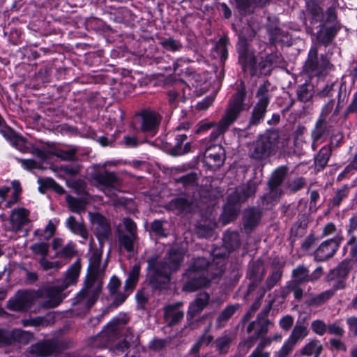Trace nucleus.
<instances>
[{
    "instance_id": "57",
    "label": "nucleus",
    "mask_w": 357,
    "mask_h": 357,
    "mask_svg": "<svg viewBox=\"0 0 357 357\" xmlns=\"http://www.w3.org/2000/svg\"><path fill=\"white\" fill-rule=\"evenodd\" d=\"M310 11L312 15L313 20L321 21L322 20L323 10L320 7L314 6L312 8H310Z\"/></svg>"
},
{
    "instance_id": "43",
    "label": "nucleus",
    "mask_w": 357,
    "mask_h": 357,
    "mask_svg": "<svg viewBox=\"0 0 357 357\" xmlns=\"http://www.w3.org/2000/svg\"><path fill=\"white\" fill-rule=\"evenodd\" d=\"M334 236V237L342 236L340 230L337 229L335 225L332 222L327 224L323 229V236Z\"/></svg>"
},
{
    "instance_id": "22",
    "label": "nucleus",
    "mask_w": 357,
    "mask_h": 357,
    "mask_svg": "<svg viewBox=\"0 0 357 357\" xmlns=\"http://www.w3.org/2000/svg\"><path fill=\"white\" fill-rule=\"evenodd\" d=\"M237 49L239 53V60L242 63L243 68H246L247 65L249 64L250 66H253L255 63L254 59L250 56L248 59L249 61H247L246 54H247V40L243 36H240L239 40L237 44Z\"/></svg>"
},
{
    "instance_id": "6",
    "label": "nucleus",
    "mask_w": 357,
    "mask_h": 357,
    "mask_svg": "<svg viewBox=\"0 0 357 357\" xmlns=\"http://www.w3.org/2000/svg\"><path fill=\"white\" fill-rule=\"evenodd\" d=\"M102 286V281L98 276L88 275L84 288L75 298V305L82 307L83 311L89 310L97 301Z\"/></svg>"
},
{
    "instance_id": "3",
    "label": "nucleus",
    "mask_w": 357,
    "mask_h": 357,
    "mask_svg": "<svg viewBox=\"0 0 357 357\" xmlns=\"http://www.w3.org/2000/svg\"><path fill=\"white\" fill-rule=\"evenodd\" d=\"M213 263L210 264L205 258L197 259L190 268L189 276L192 278L184 287V289L189 291H195L200 287H206L215 277L220 275L222 269L220 267L213 275L208 278V272L212 271Z\"/></svg>"
},
{
    "instance_id": "36",
    "label": "nucleus",
    "mask_w": 357,
    "mask_h": 357,
    "mask_svg": "<svg viewBox=\"0 0 357 357\" xmlns=\"http://www.w3.org/2000/svg\"><path fill=\"white\" fill-rule=\"evenodd\" d=\"M293 278L296 282L308 281V271L303 266H299L293 271Z\"/></svg>"
},
{
    "instance_id": "40",
    "label": "nucleus",
    "mask_w": 357,
    "mask_h": 357,
    "mask_svg": "<svg viewBox=\"0 0 357 357\" xmlns=\"http://www.w3.org/2000/svg\"><path fill=\"white\" fill-rule=\"evenodd\" d=\"M48 248V244L43 242L36 243L31 246V250L33 253L41 255L43 257L47 255Z\"/></svg>"
},
{
    "instance_id": "53",
    "label": "nucleus",
    "mask_w": 357,
    "mask_h": 357,
    "mask_svg": "<svg viewBox=\"0 0 357 357\" xmlns=\"http://www.w3.org/2000/svg\"><path fill=\"white\" fill-rule=\"evenodd\" d=\"M61 172H63L66 175L73 176L79 173V168L77 165H66L61 166L60 167Z\"/></svg>"
},
{
    "instance_id": "7",
    "label": "nucleus",
    "mask_w": 357,
    "mask_h": 357,
    "mask_svg": "<svg viewBox=\"0 0 357 357\" xmlns=\"http://www.w3.org/2000/svg\"><path fill=\"white\" fill-rule=\"evenodd\" d=\"M43 292L44 289L37 292L18 291L13 298L9 299L7 307L14 311H25L39 298H43V304L47 307L45 305L47 296Z\"/></svg>"
},
{
    "instance_id": "45",
    "label": "nucleus",
    "mask_w": 357,
    "mask_h": 357,
    "mask_svg": "<svg viewBox=\"0 0 357 357\" xmlns=\"http://www.w3.org/2000/svg\"><path fill=\"white\" fill-rule=\"evenodd\" d=\"M12 186L13 188V199L11 201L8 202L6 206L10 207L11 204L16 202L18 200L20 194L22 191L20 183L17 181H13L12 182Z\"/></svg>"
},
{
    "instance_id": "52",
    "label": "nucleus",
    "mask_w": 357,
    "mask_h": 357,
    "mask_svg": "<svg viewBox=\"0 0 357 357\" xmlns=\"http://www.w3.org/2000/svg\"><path fill=\"white\" fill-rule=\"evenodd\" d=\"M334 106V100H329L322 108L321 118L319 122H323L326 120V116L331 112Z\"/></svg>"
},
{
    "instance_id": "2",
    "label": "nucleus",
    "mask_w": 357,
    "mask_h": 357,
    "mask_svg": "<svg viewBox=\"0 0 357 357\" xmlns=\"http://www.w3.org/2000/svg\"><path fill=\"white\" fill-rule=\"evenodd\" d=\"M81 269L79 260H77L66 271L64 278L60 285L44 289V294L47 296L45 305L47 307H54L59 305L66 295L62 291L70 286L75 285L77 282Z\"/></svg>"
},
{
    "instance_id": "30",
    "label": "nucleus",
    "mask_w": 357,
    "mask_h": 357,
    "mask_svg": "<svg viewBox=\"0 0 357 357\" xmlns=\"http://www.w3.org/2000/svg\"><path fill=\"white\" fill-rule=\"evenodd\" d=\"M308 331L307 327L303 325H296L288 340L296 345V342L305 337Z\"/></svg>"
},
{
    "instance_id": "11",
    "label": "nucleus",
    "mask_w": 357,
    "mask_h": 357,
    "mask_svg": "<svg viewBox=\"0 0 357 357\" xmlns=\"http://www.w3.org/2000/svg\"><path fill=\"white\" fill-rule=\"evenodd\" d=\"M352 266L351 260L345 259L341 262L335 269L332 270L328 275L330 284L336 290L344 287L346 279Z\"/></svg>"
},
{
    "instance_id": "58",
    "label": "nucleus",
    "mask_w": 357,
    "mask_h": 357,
    "mask_svg": "<svg viewBox=\"0 0 357 357\" xmlns=\"http://www.w3.org/2000/svg\"><path fill=\"white\" fill-rule=\"evenodd\" d=\"M151 229L152 231L158 236H165V234L164 233L162 229V223L161 221L155 220L151 224Z\"/></svg>"
},
{
    "instance_id": "5",
    "label": "nucleus",
    "mask_w": 357,
    "mask_h": 357,
    "mask_svg": "<svg viewBox=\"0 0 357 357\" xmlns=\"http://www.w3.org/2000/svg\"><path fill=\"white\" fill-rule=\"evenodd\" d=\"M245 96V89L243 86L238 89L237 93L233 96L229 103L225 114L216 125L215 130L212 132L211 137L215 139L224 133L233 123L239 113L243 109V101Z\"/></svg>"
},
{
    "instance_id": "27",
    "label": "nucleus",
    "mask_w": 357,
    "mask_h": 357,
    "mask_svg": "<svg viewBox=\"0 0 357 357\" xmlns=\"http://www.w3.org/2000/svg\"><path fill=\"white\" fill-rule=\"evenodd\" d=\"M287 173L286 168L282 167L277 169L272 174L269 181L271 191L276 190L277 187L282 182Z\"/></svg>"
},
{
    "instance_id": "1",
    "label": "nucleus",
    "mask_w": 357,
    "mask_h": 357,
    "mask_svg": "<svg viewBox=\"0 0 357 357\" xmlns=\"http://www.w3.org/2000/svg\"><path fill=\"white\" fill-rule=\"evenodd\" d=\"M184 252L182 250L172 248L163 262L157 264L149 271V283L153 288L163 289L170 280V275L176 271L183 259Z\"/></svg>"
},
{
    "instance_id": "50",
    "label": "nucleus",
    "mask_w": 357,
    "mask_h": 357,
    "mask_svg": "<svg viewBox=\"0 0 357 357\" xmlns=\"http://www.w3.org/2000/svg\"><path fill=\"white\" fill-rule=\"evenodd\" d=\"M59 253V255L63 257H72L75 254V244L72 242L68 243Z\"/></svg>"
},
{
    "instance_id": "14",
    "label": "nucleus",
    "mask_w": 357,
    "mask_h": 357,
    "mask_svg": "<svg viewBox=\"0 0 357 357\" xmlns=\"http://www.w3.org/2000/svg\"><path fill=\"white\" fill-rule=\"evenodd\" d=\"M342 241V236L333 237L323 242L317 249L314 257L318 261H324L333 256Z\"/></svg>"
},
{
    "instance_id": "46",
    "label": "nucleus",
    "mask_w": 357,
    "mask_h": 357,
    "mask_svg": "<svg viewBox=\"0 0 357 357\" xmlns=\"http://www.w3.org/2000/svg\"><path fill=\"white\" fill-rule=\"evenodd\" d=\"M161 44L165 49L172 51L178 50L181 46L178 41L171 38L162 40Z\"/></svg>"
},
{
    "instance_id": "13",
    "label": "nucleus",
    "mask_w": 357,
    "mask_h": 357,
    "mask_svg": "<svg viewBox=\"0 0 357 357\" xmlns=\"http://www.w3.org/2000/svg\"><path fill=\"white\" fill-rule=\"evenodd\" d=\"M139 274V266L135 265L126 281L124 293L116 292V294H113L114 295V303L116 305L122 304L127 297L132 293L137 283Z\"/></svg>"
},
{
    "instance_id": "55",
    "label": "nucleus",
    "mask_w": 357,
    "mask_h": 357,
    "mask_svg": "<svg viewBox=\"0 0 357 357\" xmlns=\"http://www.w3.org/2000/svg\"><path fill=\"white\" fill-rule=\"evenodd\" d=\"M120 285V280L116 276L112 277L109 283L108 284V289L109 292L111 294H116Z\"/></svg>"
},
{
    "instance_id": "16",
    "label": "nucleus",
    "mask_w": 357,
    "mask_h": 357,
    "mask_svg": "<svg viewBox=\"0 0 357 357\" xmlns=\"http://www.w3.org/2000/svg\"><path fill=\"white\" fill-rule=\"evenodd\" d=\"M58 342L49 340L32 345L29 350V357L46 356L59 351Z\"/></svg>"
},
{
    "instance_id": "26",
    "label": "nucleus",
    "mask_w": 357,
    "mask_h": 357,
    "mask_svg": "<svg viewBox=\"0 0 357 357\" xmlns=\"http://www.w3.org/2000/svg\"><path fill=\"white\" fill-rule=\"evenodd\" d=\"M316 51H310V57L305 65V69L306 72L310 73L311 75L319 76L322 74L323 70L319 68V66L316 61L311 57L312 54L316 56Z\"/></svg>"
},
{
    "instance_id": "18",
    "label": "nucleus",
    "mask_w": 357,
    "mask_h": 357,
    "mask_svg": "<svg viewBox=\"0 0 357 357\" xmlns=\"http://www.w3.org/2000/svg\"><path fill=\"white\" fill-rule=\"evenodd\" d=\"M31 153L33 155H36L40 161L45 160L50 154H55L62 160H71L74 158L75 154V151L73 150L60 151L59 152L54 153L52 150L45 148H33Z\"/></svg>"
},
{
    "instance_id": "29",
    "label": "nucleus",
    "mask_w": 357,
    "mask_h": 357,
    "mask_svg": "<svg viewBox=\"0 0 357 357\" xmlns=\"http://www.w3.org/2000/svg\"><path fill=\"white\" fill-rule=\"evenodd\" d=\"M331 155V149L328 146L323 147L315 158L316 167L319 169H323L328 163Z\"/></svg>"
},
{
    "instance_id": "24",
    "label": "nucleus",
    "mask_w": 357,
    "mask_h": 357,
    "mask_svg": "<svg viewBox=\"0 0 357 357\" xmlns=\"http://www.w3.org/2000/svg\"><path fill=\"white\" fill-rule=\"evenodd\" d=\"M183 317V313L172 305L165 308V319L169 325H174Z\"/></svg>"
},
{
    "instance_id": "9",
    "label": "nucleus",
    "mask_w": 357,
    "mask_h": 357,
    "mask_svg": "<svg viewBox=\"0 0 357 357\" xmlns=\"http://www.w3.org/2000/svg\"><path fill=\"white\" fill-rule=\"evenodd\" d=\"M93 178L98 183L100 188L109 197L115 196L121 186V180L114 172H105L96 174Z\"/></svg>"
},
{
    "instance_id": "33",
    "label": "nucleus",
    "mask_w": 357,
    "mask_h": 357,
    "mask_svg": "<svg viewBox=\"0 0 357 357\" xmlns=\"http://www.w3.org/2000/svg\"><path fill=\"white\" fill-rule=\"evenodd\" d=\"M136 238L135 234H122L119 236V245L128 252L133 251V244Z\"/></svg>"
},
{
    "instance_id": "44",
    "label": "nucleus",
    "mask_w": 357,
    "mask_h": 357,
    "mask_svg": "<svg viewBox=\"0 0 357 357\" xmlns=\"http://www.w3.org/2000/svg\"><path fill=\"white\" fill-rule=\"evenodd\" d=\"M311 327L312 331L319 335H324L327 330L326 325L321 320L313 321Z\"/></svg>"
},
{
    "instance_id": "39",
    "label": "nucleus",
    "mask_w": 357,
    "mask_h": 357,
    "mask_svg": "<svg viewBox=\"0 0 357 357\" xmlns=\"http://www.w3.org/2000/svg\"><path fill=\"white\" fill-rule=\"evenodd\" d=\"M239 307V305H229L226 307L218 318V321L221 322L229 319Z\"/></svg>"
},
{
    "instance_id": "54",
    "label": "nucleus",
    "mask_w": 357,
    "mask_h": 357,
    "mask_svg": "<svg viewBox=\"0 0 357 357\" xmlns=\"http://www.w3.org/2000/svg\"><path fill=\"white\" fill-rule=\"evenodd\" d=\"M40 264L44 270H49L52 268L58 269L61 267V265L58 261H49L46 259L45 257H42Z\"/></svg>"
},
{
    "instance_id": "12",
    "label": "nucleus",
    "mask_w": 357,
    "mask_h": 357,
    "mask_svg": "<svg viewBox=\"0 0 357 357\" xmlns=\"http://www.w3.org/2000/svg\"><path fill=\"white\" fill-rule=\"evenodd\" d=\"M142 130L151 136L155 135L158 130L159 124L161 121L160 115L153 110H144L141 114Z\"/></svg>"
},
{
    "instance_id": "59",
    "label": "nucleus",
    "mask_w": 357,
    "mask_h": 357,
    "mask_svg": "<svg viewBox=\"0 0 357 357\" xmlns=\"http://www.w3.org/2000/svg\"><path fill=\"white\" fill-rule=\"evenodd\" d=\"M213 100L214 98L213 97H207L202 101L198 102L197 107L199 110H205L212 105Z\"/></svg>"
},
{
    "instance_id": "31",
    "label": "nucleus",
    "mask_w": 357,
    "mask_h": 357,
    "mask_svg": "<svg viewBox=\"0 0 357 357\" xmlns=\"http://www.w3.org/2000/svg\"><path fill=\"white\" fill-rule=\"evenodd\" d=\"M171 207L178 213H190L192 211L189 202L184 198H178L171 202Z\"/></svg>"
},
{
    "instance_id": "20",
    "label": "nucleus",
    "mask_w": 357,
    "mask_h": 357,
    "mask_svg": "<svg viewBox=\"0 0 357 357\" xmlns=\"http://www.w3.org/2000/svg\"><path fill=\"white\" fill-rule=\"evenodd\" d=\"M187 139V135L185 134L178 135L175 137V143L171 149V154L173 155H181L187 153L190 150V144L186 142L183 144V142Z\"/></svg>"
},
{
    "instance_id": "8",
    "label": "nucleus",
    "mask_w": 357,
    "mask_h": 357,
    "mask_svg": "<svg viewBox=\"0 0 357 357\" xmlns=\"http://www.w3.org/2000/svg\"><path fill=\"white\" fill-rule=\"evenodd\" d=\"M269 88L270 84L268 83H264L259 86L257 93L258 100L253 109L250 124L256 125L264 119L271 98Z\"/></svg>"
},
{
    "instance_id": "38",
    "label": "nucleus",
    "mask_w": 357,
    "mask_h": 357,
    "mask_svg": "<svg viewBox=\"0 0 357 357\" xmlns=\"http://www.w3.org/2000/svg\"><path fill=\"white\" fill-rule=\"evenodd\" d=\"M22 166L26 170L39 169L42 167L40 162L36 161L33 159H17Z\"/></svg>"
},
{
    "instance_id": "10",
    "label": "nucleus",
    "mask_w": 357,
    "mask_h": 357,
    "mask_svg": "<svg viewBox=\"0 0 357 357\" xmlns=\"http://www.w3.org/2000/svg\"><path fill=\"white\" fill-rule=\"evenodd\" d=\"M225 160V151L220 144H211L206 147L204 162L211 169L220 167Z\"/></svg>"
},
{
    "instance_id": "41",
    "label": "nucleus",
    "mask_w": 357,
    "mask_h": 357,
    "mask_svg": "<svg viewBox=\"0 0 357 357\" xmlns=\"http://www.w3.org/2000/svg\"><path fill=\"white\" fill-rule=\"evenodd\" d=\"M295 344L288 339L284 342L282 348L276 353V357H287L293 350Z\"/></svg>"
},
{
    "instance_id": "28",
    "label": "nucleus",
    "mask_w": 357,
    "mask_h": 357,
    "mask_svg": "<svg viewBox=\"0 0 357 357\" xmlns=\"http://www.w3.org/2000/svg\"><path fill=\"white\" fill-rule=\"evenodd\" d=\"M322 349L321 344L319 341L312 340L307 343L302 349L301 353L306 356H314L318 357Z\"/></svg>"
},
{
    "instance_id": "61",
    "label": "nucleus",
    "mask_w": 357,
    "mask_h": 357,
    "mask_svg": "<svg viewBox=\"0 0 357 357\" xmlns=\"http://www.w3.org/2000/svg\"><path fill=\"white\" fill-rule=\"evenodd\" d=\"M128 348V342L127 341H121L114 349V352L116 355H120V354H123Z\"/></svg>"
},
{
    "instance_id": "60",
    "label": "nucleus",
    "mask_w": 357,
    "mask_h": 357,
    "mask_svg": "<svg viewBox=\"0 0 357 357\" xmlns=\"http://www.w3.org/2000/svg\"><path fill=\"white\" fill-rule=\"evenodd\" d=\"M240 190L243 192L244 195H243V197H238L236 199L237 202H239L241 199L246 198V197H249L250 195H252L256 190V186L255 185L250 184L246 187V189L241 188Z\"/></svg>"
},
{
    "instance_id": "62",
    "label": "nucleus",
    "mask_w": 357,
    "mask_h": 357,
    "mask_svg": "<svg viewBox=\"0 0 357 357\" xmlns=\"http://www.w3.org/2000/svg\"><path fill=\"white\" fill-rule=\"evenodd\" d=\"M123 225L129 234H135V231L136 229V225L131 219L125 218L123 220Z\"/></svg>"
},
{
    "instance_id": "51",
    "label": "nucleus",
    "mask_w": 357,
    "mask_h": 357,
    "mask_svg": "<svg viewBox=\"0 0 357 357\" xmlns=\"http://www.w3.org/2000/svg\"><path fill=\"white\" fill-rule=\"evenodd\" d=\"M236 215V211L235 210L229 208V206H227L224 208V212L222 215V219L224 224H227L231 220H232L235 216Z\"/></svg>"
},
{
    "instance_id": "34",
    "label": "nucleus",
    "mask_w": 357,
    "mask_h": 357,
    "mask_svg": "<svg viewBox=\"0 0 357 357\" xmlns=\"http://www.w3.org/2000/svg\"><path fill=\"white\" fill-rule=\"evenodd\" d=\"M216 227L214 219L210 220L208 223H199L197 227V234L203 237H208L212 234L213 229Z\"/></svg>"
},
{
    "instance_id": "42",
    "label": "nucleus",
    "mask_w": 357,
    "mask_h": 357,
    "mask_svg": "<svg viewBox=\"0 0 357 357\" xmlns=\"http://www.w3.org/2000/svg\"><path fill=\"white\" fill-rule=\"evenodd\" d=\"M335 290L330 289L323 292L322 294L318 295L317 296L312 298L311 301V304L319 305L323 303L325 301L331 298Z\"/></svg>"
},
{
    "instance_id": "35",
    "label": "nucleus",
    "mask_w": 357,
    "mask_h": 357,
    "mask_svg": "<svg viewBox=\"0 0 357 357\" xmlns=\"http://www.w3.org/2000/svg\"><path fill=\"white\" fill-rule=\"evenodd\" d=\"M120 320L119 318L112 319L106 326L105 330L102 333V336L110 337L113 335H116L119 329Z\"/></svg>"
},
{
    "instance_id": "63",
    "label": "nucleus",
    "mask_w": 357,
    "mask_h": 357,
    "mask_svg": "<svg viewBox=\"0 0 357 357\" xmlns=\"http://www.w3.org/2000/svg\"><path fill=\"white\" fill-rule=\"evenodd\" d=\"M328 333L337 336H342L344 333L343 329L337 324H332L328 327Z\"/></svg>"
},
{
    "instance_id": "32",
    "label": "nucleus",
    "mask_w": 357,
    "mask_h": 357,
    "mask_svg": "<svg viewBox=\"0 0 357 357\" xmlns=\"http://www.w3.org/2000/svg\"><path fill=\"white\" fill-rule=\"evenodd\" d=\"M10 335L14 340L22 344L28 343L33 337L32 333L20 329L12 331Z\"/></svg>"
},
{
    "instance_id": "25",
    "label": "nucleus",
    "mask_w": 357,
    "mask_h": 357,
    "mask_svg": "<svg viewBox=\"0 0 357 357\" xmlns=\"http://www.w3.org/2000/svg\"><path fill=\"white\" fill-rule=\"evenodd\" d=\"M66 225L73 233L80 235L83 238H87V231L84 225L77 222L74 217H69L66 220Z\"/></svg>"
},
{
    "instance_id": "56",
    "label": "nucleus",
    "mask_w": 357,
    "mask_h": 357,
    "mask_svg": "<svg viewBox=\"0 0 357 357\" xmlns=\"http://www.w3.org/2000/svg\"><path fill=\"white\" fill-rule=\"evenodd\" d=\"M294 323V319L291 316L287 315L282 317L280 321V326L284 330H289Z\"/></svg>"
},
{
    "instance_id": "4",
    "label": "nucleus",
    "mask_w": 357,
    "mask_h": 357,
    "mask_svg": "<svg viewBox=\"0 0 357 357\" xmlns=\"http://www.w3.org/2000/svg\"><path fill=\"white\" fill-rule=\"evenodd\" d=\"M282 147L278 132L275 130L268 131L252 144L249 155L253 159L261 160L275 153Z\"/></svg>"
},
{
    "instance_id": "15",
    "label": "nucleus",
    "mask_w": 357,
    "mask_h": 357,
    "mask_svg": "<svg viewBox=\"0 0 357 357\" xmlns=\"http://www.w3.org/2000/svg\"><path fill=\"white\" fill-rule=\"evenodd\" d=\"M1 133L10 144L21 152L29 151L30 144L22 135L16 133L10 128H3L0 130Z\"/></svg>"
},
{
    "instance_id": "64",
    "label": "nucleus",
    "mask_w": 357,
    "mask_h": 357,
    "mask_svg": "<svg viewBox=\"0 0 357 357\" xmlns=\"http://www.w3.org/2000/svg\"><path fill=\"white\" fill-rule=\"evenodd\" d=\"M350 331L357 335V317H349L347 320Z\"/></svg>"
},
{
    "instance_id": "37",
    "label": "nucleus",
    "mask_w": 357,
    "mask_h": 357,
    "mask_svg": "<svg viewBox=\"0 0 357 357\" xmlns=\"http://www.w3.org/2000/svg\"><path fill=\"white\" fill-rule=\"evenodd\" d=\"M67 202L70 209L73 212L80 213L84 209V203L79 199L73 198L72 197H68Z\"/></svg>"
},
{
    "instance_id": "19",
    "label": "nucleus",
    "mask_w": 357,
    "mask_h": 357,
    "mask_svg": "<svg viewBox=\"0 0 357 357\" xmlns=\"http://www.w3.org/2000/svg\"><path fill=\"white\" fill-rule=\"evenodd\" d=\"M29 212L24 208H16L12 211L10 218V225L11 229L15 231H19L23 225L28 222Z\"/></svg>"
},
{
    "instance_id": "23",
    "label": "nucleus",
    "mask_w": 357,
    "mask_h": 357,
    "mask_svg": "<svg viewBox=\"0 0 357 357\" xmlns=\"http://www.w3.org/2000/svg\"><path fill=\"white\" fill-rule=\"evenodd\" d=\"M259 219L260 214L257 209H248L244 213V227L251 229L258 223Z\"/></svg>"
},
{
    "instance_id": "17",
    "label": "nucleus",
    "mask_w": 357,
    "mask_h": 357,
    "mask_svg": "<svg viewBox=\"0 0 357 357\" xmlns=\"http://www.w3.org/2000/svg\"><path fill=\"white\" fill-rule=\"evenodd\" d=\"M91 220L98 241L102 243L107 238L110 232V227L107 219L99 213H94L91 215Z\"/></svg>"
},
{
    "instance_id": "47",
    "label": "nucleus",
    "mask_w": 357,
    "mask_h": 357,
    "mask_svg": "<svg viewBox=\"0 0 357 357\" xmlns=\"http://www.w3.org/2000/svg\"><path fill=\"white\" fill-rule=\"evenodd\" d=\"M231 340L228 336H223L218 338L216 341L217 348L220 352H226Z\"/></svg>"
},
{
    "instance_id": "48",
    "label": "nucleus",
    "mask_w": 357,
    "mask_h": 357,
    "mask_svg": "<svg viewBox=\"0 0 357 357\" xmlns=\"http://www.w3.org/2000/svg\"><path fill=\"white\" fill-rule=\"evenodd\" d=\"M281 273L279 271H275L266 280V286L268 289L273 288L277 282L280 280Z\"/></svg>"
},
{
    "instance_id": "21",
    "label": "nucleus",
    "mask_w": 357,
    "mask_h": 357,
    "mask_svg": "<svg viewBox=\"0 0 357 357\" xmlns=\"http://www.w3.org/2000/svg\"><path fill=\"white\" fill-rule=\"evenodd\" d=\"M208 299L209 296L208 294L204 292L200 293L195 301L190 305L188 309V315L191 317H193L202 312L204 307L207 305Z\"/></svg>"
},
{
    "instance_id": "49",
    "label": "nucleus",
    "mask_w": 357,
    "mask_h": 357,
    "mask_svg": "<svg viewBox=\"0 0 357 357\" xmlns=\"http://www.w3.org/2000/svg\"><path fill=\"white\" fill-rule=\"evenodd\" d=\"M347 245L350 247L349 255L352 259L357 261V238L352 236L347 242Z\"/></svg>"
}]
</instances>
